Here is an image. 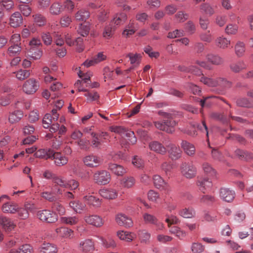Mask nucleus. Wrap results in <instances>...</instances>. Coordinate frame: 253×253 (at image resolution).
I'll list each match as a JSON object with an SVG mask.
<instances>
[{
	"label": "nucleus",
	"mask_w": 253,
	"mask_h": 253,
	"mask_svg": "<svg viewBox=\"0 0 253 253\" xmlns=\"http://www.w3.org/2000/svg\"><path fill=\"white\" fill-rule=\"evenodd\" d=\"M2 210L5 213H15L18 210V205L13 203L7 202L3 205Z\"/></svg>",
	"instance_id": "nucleus-33"
},
{
	"label": "nucleus",
	"mask_w": 253,
	"mask_h": 253,
	"mask_svg": "<svg viewBox=\"0 0 253 253\" xmlns=\"http://www.w3.org/2000/svg\"><path fill=\"white\" fill-rule=\"evenodd\" d=\"M100 239L102 242L103 245L107 248H114L116 247V244L115 241L111 238H108L104 239L103 237H100Z\"/></svg>",
	"instance_id": "nucleus-56"
},
{
	"label": "nucleus",
	"mask_w": 253,
	"mask_h": 253,
	"mask_svg": "<svg viewBox=\"0 0 253 253\" xmlns=\"http://www.w3.org/2000/svg\"><path fill=\"white\" fill-rule=\"evenodd\" d=\"M79 250L84 253L91 252L94 250V243L90 239L81 241L79 244Z\"/></svg>",
	"instance_id": "nucleus-19"
},
{
	"label": "nucleus",
	"mask_w": 253,
	"mask_h": 253,
	"mask_svg": "<svg viewBox=\"0 0 253 253\" xmlns=\"http://www.w3.org/2000/svg\"><path fill=\"white\" fill-rule=\"evenodd\" d=\"M235 154L240 159L242 160L247 161L252 158V154L247 151L240 149H237L235 151Z\"/></svg>",
	"instance_id": "nucleus-51"
},
{
	"label": "nucleus",
	"mask_w": 253,
	"mask_h": 253,
	"mask_svg": "<svg viewBox=\"0 0 253 253\" xmlns=\"http://www.w3.org/2000/svg\"><path fill=\"white\" fill-rule=\"evenodd\" d=\"M42 51L38 48H30L28 55L34 60L40 59L42 56Z\"/></svg>",
	"instance_id": "nucleus-52"
},
{
	"label": "nucleus",
	"mask_w": 253,
	"mask_h": 253,
	"mask_svg": "<svg viewBox=\"0 0 253 253\" xmlns=\"http://www.w3.org/2000/svg\"><path fill=\"white\" fill-rule=\"evenodd\" d=\"M39 218L43 221L47 223H53L57 220V214L49 210H42L38 213Z\"/></svg>",
	"instance_id": "nucleus-7"
},
{
	"label": "nucleus",
	"mask_w": 253,
	"mask_h": 253,
	"mask_svg": "<svg viewBox=\"0 0 253 253\" xmlns=\"http://www.w3.org/2000/svg\"><path fill=\"white\" fill-rule=\"evenodd\" d=\"M69 206L77 213H81L85 208V204L79 201H71L69 203Z\"/></svg>",
	"instance_id": "nucleus-37"
},
{
	"label": "nucleus",
	"mask_w": 253,
	"mask_h": 253,
	"mask_svg": "<svg viewBox=\"0 0 253 253\" xmlns=\"http://www.w3.org/2000/svg\"><path fill=\"white\" fill-rule=\"evenodd\" d=\"M216 201V198L211 195H203L200 198V202L206 205H211Z\"/></svg>",
	"instance_id": "nucleus-54"
},
{
	"label": "nucleus",
	"mask_w": 253,
	"mask_h": 253,
	"mask_svg": "<svg viewBox=\"0 0 253 253\" xmlns=\"http://www.w3.org/2000/svg\"><path fill=\"white\" fill-rule=\"evenodd\" d=\"M42 197L49 202H54L57 200V197L52 192L44 191L41 194Z\"/></svg>",
	"instance_id": "nucleus-60"
},
{
	"label": "nucleus",
	"mask_w": 253,
	"mask_h": 253,
	"mask_svg": "<svg viewBox=\"0 0 253 253\" xmlns=\"http://www.w3.org/2000/svg\"><path fill=\"white\" fill-rule=\"evenodd\" d=\"M116 221L120 226L129 228L132 226L131 218L124 213H118L116 216Z\"/></svg>",
	"instance_id": "nucleus-11"
},
{
	"label": "nucleus",
	"mask_w": 253,
	"mask_h": 253,
	"mask_svg": "<svg viewBox=\"0 0 253 253\" xmlns=\"http://www.w3.org/2000/svg\"><path fill=\"white\" fill-rule=\"evenodd\" d=\"M14 73L15 74L16 78L20 81H23L28 78L31 74L29 70L22 69L19 70Z\"/></svg>",
	"instance_id": "nucleus-50"
},
{
	"label": "nucleus",
	"mask_w": 253,
	"mask_h": 253,
	"mask_svg": "<svg viewBox=\"0 0 253 253\" xmlns=\"http://www.w3.org/2000/svg\"><path fill=\"white\" fill-rule=\"evenodd\" d=\"M178 214L184 218H192L195 215V211L192 208H185L179 210Z\"/></svg>",
	"instance_id": "nucleus-44"
},
{
	"label": "nucleus",
	"mask_w": 253,
	"mask_h": 253,
	"mask_svg": "<svg viewBox=\"0 0 253 253\" xmlns=\"http://www.w3.org/2000/svg\"><path fill=\"white\" fill-rule=\"evenodd\" d=\"M169 157L173 160H176L179 159L182 154V151L179 147L174 144H169L167 146Z\"/></svg>",
	"instance_id": "nucleus-13"
},
{
	"label": "nucleus",
	"mask_w": 253,
	"mask_h": 253,
	"mask_svg": "<svg viewBox=\"0 0 253 253\" xmlns=\"http://www.w3.org/2000/svg\"><path fill=\"white\" fill-rule=\"evenodd\" d=\"M56 233L63 238H71L73 237V231L67 227H60L56 229Z\"/></svg>",
	"instance_id": "nucleus-28"
},
{
	"label": "nucleus",
	"mask_w": 253,
	"mask_h": 253,
	"mask_svg": "<svg viewBox=\"0 0 253 253\" xmlns=\"http://www.w3.org/2000/svg\"><path fill=\"white\" fill-rule=\"evenodd\" d=\"M93 180L95 183L99 185H104L109 183L111 180V175L105 170L96 171L93 175Z\"/></svg>",
	"instance_id": "nucleus-5"
},
{
	"label": "nucleus",
	"mask_w": 253,
	"mask_h": 253,
	"mask_svg": "<svg viewBox=\"0 0 253 253\" xmlns=\"http://www.w3.org/2000/svg\"><path fill=\"white\" fill-rule=\"evenodd\" d=\"M117 235L120 240L126 242H131L134 238L132 233L124 230L118 231Z\"/></svg>",
	"instance_id": "nucleus-38"
},
{
	"label": "nucleus",
	"mask_w": 253,
	"mask_h": 253,
	"mask_svg": "<svg viewBox=\"0 0 253 253\" xmlns=\"http://www.w3.org/2000/svg\"><path fill=\"white\" fill-rule=\"evenodd\" d=\"M202 169L204 172L208 175L213 178H216V172L210 164L204 162L202 164Z\"/></svg>",
	"instance_id": "nucleus-36"
},
{
	"label": "nucleus",
	"mask_w": 253,
	"mask_h": 253,
	"mask_svg": "<svg viewBox=\"0 0 253 253\" xmlns=\"http://www.w3.org/2000/svg\"><path fill=\"white\" fill-rule=\"evenodd\" d=\"M210 117L213 120L221 121L223 123L227 122L225 116H224L223 114L219 112H212L211 113Z\"/></svg>",
	"instance_id": "nucleus-58"
},
{
	"label": "nucleus",
	"mask_w": 253,
	"mask_h": 253,
	"mask_svg": "<svg viewBox=\"0 0 253 253\" xmlns=\"http://www.w3.org/2000/svg\"><path fill=\"white\" fill-rule=\"evenodd\" d=\"M216 46L220 48H227L230 44V41L223 36L217 38L215 41Z\"/></svg>",
	"instance_id": "nucleus-31"
},
{
	"label": "nucleus",
	"mask_w": 253,
	"mask_h": 253,
	"mask_svg": "<svg viewBox=\"0 0 253 253\" xmlns=\"http://www.w3.org/2000/svg\"><path fill=\"white\" fill-rule=\"evenodd\" d=\"M99 195L104 199L112 200L118 196L117 191L113 189H102L99 191Z\"/></svg>",
	"instance_id": "nucleus-21"
},
{
	"label": "nucleus",
	"mask_w": 253,
	"mask_h": 253,
	"mask_svg": "<svg viewBox=\"0 0 253 253\" xmlns=\"http://www.w3.org/2000/svg\"><path fill=\"white\" fill-rule=\"evenodd\" d=\"M36 157L48 159L52 158L53 155V151L51 149H41L37 151L34 154Z\"/></svg>",
	"instance_id": "nucleus-26"
},
{
	"label": "nucleus",
	"mask_w": 253,
	"mask_h": 253,
	"mask_svg": "<svg viewBox=\"0 0 253 253\" xmlns=\"http://www.w3.org/2000/svg\"><path fill=\"white\" fill-rule=\"evenodd\" d=\"M108 169L118 176H122L126 172V169L122 166L116 164H109Z\"/></svg>",
	"instance_id": "nucleus-23"
},
{
	"label": "nucleus",
	"mask_w": 253,
	"mask_h": 253,
	"mask_svg": "<svg viewBox=\"0 0 253 253\" xmlns=\"http://www.w3.org/2000/svg\"><path fill=\"white\" fill-rule=\"evenodd\" d=\"M154 125L158 129L169 133H172L175 130L176 123L173 120L172 117H170V119H167L163 122H155Z\"/></svg>",
	"instance_id": "nucleus-4"
},
{
	"label": "nucleus",
	"mask_w": 253,
	"mask_h": 253,
	"mask_svg": "<svg viewBox=\"0 0 253 253\" xmlns=\"http://www.w3.org/2000/svg\"><path fill=\"white\" fill-rule=\"evenodd\" d=\"M126 56L129 58L130 64L132 65L133 67H136L140 64L141 56L139 54L129 53Z\"/></svg>",
	"instance_id": "nucleus-41"
},
{
	"label": "nucleus",
	"mask_w": 253,
	"mask_h": 253,
	"mask_svg": "<svg viewBox=\"0 0 253 253\" xmlns=\"http://www.w3.org/2000/svg\"><path fill=\"white\" fill-rule=\"evenodd\" d=\"M52 182L54 184L53 187L55 193L57 194H62V191L60 189V187L66 188V181L63 179L62 177L56 175L55 176L53 177Z\"/></svg>",
	"instance_id": "nucleus-14"
},
{
	"label": "nucleus",
	"mask_w": 253,
	"mask_h": 253,
	"mask_svg": "<svg viewBox=\"0 0 253 253\" xmlns=\"http://www.w3.org/2000/svg\"><path fill=\"white\" fill-rule=\"evenodd\" d=\"M52 209L57 211L60 215H64L66 210L63 205L59 202H55L52 205Z\"/></svg>",
	"instance_id": "nucleus-62"
},
{
	"label": "nucleus",
	"mask_w": 253,
	"mask_h": 253,
	"mask_svg": "<svg viewBox=\"0 0 253 253\" xmlns=\"http://www.w3.org/2000/svg\"><path fill=\"white\" fill-rule=\"evenodd\" d=\"M199 190L203 193H205L207 188L212 186V183L208 178H200L197 182Z\"/></svg>",
	"instance_id": "nucleus-29"
},
{
	"label": "nucleus",
	"mask_w": 253,
	"mask_h": 253,
	"mask_svg": "<svg viewBox=\"0 0 253 253\" xmlns=\"http://www.w3.org/2000/svg\"><path fill=\"white\" fill-rule=\"evenodd\" d=\"M108 136V134L106 132H101L100 133H91V146L93 148L100 149L102 143L101 138L106 139Z\"/></svg>",
	"instance_id": "nucleus-9"
},
{
	"label": "nucleus",
	"mask_w": 253,
	"mask_h": 253,
	"mask_svg": "<svg viewBox=\"0 0 253 253\" xmlns=\"http://www.w3.org/2000/svg\"><path fill=\"white\" fill-rule=\"evenodd\" d=\"M155 186L158 189H167L168 185L166 182L159 175H155L153 177Z\"/></svg>",
	"instance_id": "nucleus-32"
},
{
	"label": "nucleus",
	"mask_w": 253,
	"mask_h": 253,
	"mask_svg": "<svg viewBox=\"0 0 253 253\" xmlns=\"http://www.w3.org/2000/svg\"><path fill=\"white\" fill-rule=\"evenodd\" d=\"M39 82L34 78L27 80L23 85V90L27 94H33L38 89Z\"/></svg>",
	"instance_id": "nucleus-8"
},
{
	"label": "nucleus",
	"mask_w": 253,
	"mask_h": 253,
	"mask_svg": "<svg viewBox=\"0 0 253 253\" xmlns=\"http://www.w3.org/2000/svg\"><path fill=\"white\" fill-rule=\"evenodd\" d=\"M166 216L165 221L168 223L169 227H170L171 224H176L180 222V220L175 215L167 214Z\"/></svg>",
	"instance_id": "nucleus-57"
},
{
	"label": "nucleus",
	"mask_w": 253,
	"mask_h": 253,
	"mask_svg": "<svg viewBox=\"0 0 253 253\" xmlns=\"http://www.w3.org/2000/svg\"><path fill=\"white\" fill-rule=\"evenodd\" d=\"M231 70L235 73L239 72L246 68V65L243 61H239L236 63H232L230 65Z\"/></svg>",
	"instance_id": "nucleus-53"
},
{
	"label": "nucleus",
	"mask_w": 253,
	"mask_h": 253,
	"mask_svg": "<svg viewBox=\"0 0 253 253\" xmlns=\"http://www.w3.org/2000/svg\"><path fill=\"white\" fill-rule=\"evenodd\" d=\"M59 118V114L57 113V110L53 109L51 114H46L42 119L43 127L45 128H49L51 133H54L58 130L59 124L55 123Z\"/></svg>",
	"instance_id": "nucleus-2"
},
{
	"label": "nucleus",
	"mask_w": 253,
	"mask_h": 253,
	"mask_svg": "<svg viewBox=\"0 0 253 253\" xmlns=\"http://www.w3.org/2000/svg\"><path fill=\"white\" fill-rule=\"evenodd\" d=\"M181 146L185 153L189 156H193L195 155L196 149L193 144L183 140L181 142Z\"/></svg>",
	"instance_id": "nucleus-25"
},
{
	"label": "nucleus",
	"mask_w": 253,
	"mask_h": 253,
	"mask_svg": "<svg viewBox=\"0 0 253 253\" xmlns=\"http://www.w3.org/2000/svg\"><path fill=\"white\" fill-rule=\"evenodd\" d=\"M34 22L39 26H42L46 24V19L45 17L40 13H36L33 15Z\"/></svg>",
	"instance_id": "nucleus-45"
},
{
	"label": "nucleus",
	"mask_w": 253,
	"mask_h": 253,
	"mask_svg": "<svg viewBox=\"0 0 253 253\" xmlns=\"http://www.w3.org/2000/svg\"><path fill=\"white\" fill-rule=\"evenodd\" d=\"M127 19L126 14L125 13L121 12L117 14L114 17L111 23L114 26H119L123 24Z\"/></svg>",
	"instance_id": "nucleus-35"
},
{
	"label": "nucleus",
	"mask_w": 253,
	"mask_h": 253,
	"mask_svg": "<svg viewBox=\"0 0 253 253\" xmlns=\"http://www.w3.org/2000/svg\"><path fill=\"white\" fill-rule=\"evenodd\" d=\"M89 17V13L84 9H81L78 11L75 15L76 20L79 21H85Z\"/></svg>",
	"instance_id": "nucleus-43"
},
{
	"label": "nucleus",
	"mask_w": 253,
	"mask_h": 253,
	"mask_svg": "<svg viewBox=\"0 0 253 253\" xmlns=\"http://www.w3.org/2000/svg\"><path fill=\"white\" fill-rule=\"evenodd\" d=\"M200 9L202 12L210 15H211L214 13L213 8L208 3L202 4Z\"/></svg>",
	"instance_id": "nucleus-63"
},
{
	"label": "nucleus",
	"mask_w": 253,
	"mask_h": 253,
	"mask_svg": "<svg viewBox=\"0 0 253 253\" xmlns=\"http://www.w3.org/2000/svg\"><path fill=\"white\" fill-rule=\"evenodd\" d=\"M84 200L86 204L94 208H99L102 204V200L89 194L84 197Z\"/></svg>",
	"instance_id": "nucleus-20"
},
{
	"label": "nucleus",
	"mask_w": 253,
	"mask_h": 253,
	"mask_svg": "<svg viewBox=\"0 0 253 253\" xmlns=\"http://www.w3.org/2000/svg\"><path fill=\"white\" fill-rule=\"evenodd\" d=\"M21 50V47L19 44H14L8 47L7 53L10 56H14L18 55Z\"/></svg>",
	"instance_id": "nucleus-49"
},
{
	"label": "nucleus",
	"mask_w": 253,
	"mask_h": 253,
	"mask_svg": "<svg viewBox=\"0 0 253 253\" xmlns=\"http://www.w3.org/2000/svg\"><path fill=\"white\" fill-rule=\"evenodd\" d=\"M138 236L141 242L147 243L150 238V234L145 230H140Z\"/></svg>",
	"instance_id": "nucleus-64"
},
{
	"label": "nucleus",
	"mask_w": 253,
	"mask_h": 253,
	"mask_svg": "<svg viewBox=\"0 0 253 253\" xmlns=\"http://www.w3.org/2000/svg\"><path fill=\"white\" fill-rule=\"evenodd\" d=\"M84 219L86 223L96 227H101L104 224L102 217L97 215H86L84 216Z\"/></svg>",
	"instance_id": "nucleus-12"
},
{
	"label": "nucleus",
	"mask_w": 253,
	"mask_h": 253,
	"mask_svg": "<svg viewBox=\"0 0 253 253\" xmlns=\"http://www.w3.org/2000/svg\"><path fill=\"white\" fill-rule=\"evenodd\" d=\"M169 232L170 234L175 235L180 240H183L186 237L187 233L177 226H173L170 228Z\"/></svg>",
	"instance_id": "nucleus-34"
},
{
	"label": "nucleus",
	"mask_w": 253,
	"mask_h": 253,
	"mask_svg": "<svg viewBox=\"0 0 253 253\" xmlns=\"http://www.w3.org/2000/svg\"><path fill=\"white\" fill-rule=\"evenodd\" d=\"M90 27L88 24H82L80 25L78 32L82 36H87L89 32Z\"/></svg>",
	"instance_id": "nucleus-59"
},
{
	"label": "nucleus",
	"mask_w": 253,
	"mask_h": 253,
	"mask_svg": "<svg viewBox=\"0 0 253 253\" xmlns=\"http://www.w3.org/2000/svg\"><path fill=\"white\" fill-rule=\"evenodd\" d=\"M51 159L54 160V164L58 167H62L66 165L68 162V158L67 156H64L60 152H54L52 156Z\"/></svg>",
	"instance_id": "nucleus-17"
},
{
	"label": "nucleus",
	"mask_w": 253,
	"mask_h": 253,
	"mask_svg": "<svg viewBox=\"0 0 253 253\" xmlns=\"http://www.w3.org/2000/svg\"><path fill=\"white\" fill-rule=\"evenodd\" d=\"M0 225L6 232L11 231L15 227V224L10 218L3 216H0Z\"/></svg>",
	"instance_id": "nucleus-18"
},
{
	"label": "nucleus",
	"mask_w": 253,
	"mask_h": 253,
	"mask_svg": "<svg viewBox=\"0 0 253 253\" xmlns=\"http://www.w3.org/2000/svg\"><path fill=\"white\" fill-rule=\"evenodd\" d=\"M208 61L215 65H220L223 63V59L218 55L208 54L207 56Z\"/></svg>",
	"instance_id": "nucleus-42"
},
{
	"label": "nucleus",
	"mask_w": 253,
	"mask_h": 253,
	"mask_svg": "<svg viewBox=\"0 0 253 253\" xmlns=\"http://www.w3.org/2000/svg\"><path fill=\"white\" fill-rule=\"evenodd\" d=\"M85 165L89 168L98 167L102 163L101 159L92 154L85 156L83 159Z\"/></svg>",
	"instance_id": "nucleus-10"
},
{
	"label": "nucleus",
	"mask_w": 253,
	"mask_h": 253,
	"mask_svg": "<svg viewBox=\"0 0 253 253\" xmlns=\"http://www.w3.org/2000/svg\"><path fill=\"white\" fill-rule=\"evenodd\" d=\"M194 74L197 75H202V76L200 79V82L208 86H220L222 88H229L231 86V83L223 78H218L216 79H213L205 77L202 74L201 71L198 69H196V71Z\"/></svg>",
	"instance_id": "nucleus-1"
},
{
	"label": "nucleus",
	"mask_w": 253,
	"mask_h": 253,
	"mask_svg": "<svg viewBox=\"0 0 253 253\" xmlns=\"http://www.w3.org/2000/svg\"><path fill=\"white\" fill-rule=\"evenodd\" d=\"M182 175L189 179L194 177L197 173V169L192 163H183L180 166Z\"/></svg>",
	"instance_id": "nucleus-6"
},
{
	"label": "nucleus",
	"mask_w": 253,
	"mask_h": 253,
	"mask_svg": "<svg viewBox=\"0 0 253 253\" xmlns=\"http://www.w3.org/2000/svg\"><path fill=\"white\" fill-rule=\"evenodd\" d=\"M24 116L23 113L20 110H15L9 115L8 121L11 124L19 122Z\"/></svg>",
	"instance_id": "nucleus-27"
},
{
	"label": "nucleus",
	"mask_w": 253,
	"mask_h": 253,
	"mask_svg": "<svg viewBox=\"0 0 253 253\" xmlns=\"http://www.w3.org/2000/svg\"><path fill=\"white\" fill-rule=\"evenodd\" d=\"M136 182L134 177L129 176H125L121 180V185L125 188H130L133 187Z\"/></svg>",
	"instance_id": "nucleus-30"
},
{
	"label": "nucleus",
	"mask_w": 253,
	"mask_h": 253,
	"mask_svg": "<svg viewBox=\"0 0 253 253\" xmlns=\"http://www.w3.org/2000/svg\"><path fill=\"white\" fill-rule=\"evenodd\" d=\"M115 29V26H113V25L110 23L108 25H106L104 28L103 36L107 39L110 38L113 35Z\"/></svg>",
	"instance_id": "nucleus-46"
},
{
	"label": "nucleus",
	"mask_w": 253,
	"mask_h": 253,
	"mask_svg": "<svg viewBox=\"0 0 253 253\" xmlns=\"http://www.w3.org/2000/svg\"><path fill=\"white\" fill-rule=\"evenodd\" d=\"M235 53L238 57L242 56L245 52V43L242 42H238L235 46Z\"/></svg>",
	"instance_id": "nucleus-48"
},
{
	"label": "nucleus",
	"mask_w": 253,
	"mask_h": 253,
	"mask_svg": "<svg viewBox=\"0 0 253 253\" xmlns=\"http://www.w3.org/2000/svg\"><path fill=\"white\" fill-rule=\"evenodd\" d=\"M63 10L62 5L58 2H55L53 3L50 8L49 12L51 14L53 15H58L60 14Z\"/></svg>",
	"instance_id": "nucleus-40"
},
{
	"label": "nucleus",
	"mask_w": 253,
	"mask_h": 253,
	"mask_svg": "<svg viewBox=\"0 0 253 253\" xmlns=\"http://www.w3.org/2000/svg\"><path fill=\"white\" fill-rule=\"evenodd\" d=\"M62 223L70 225H74L79 222V218L77 216H62L60 218Z\"/></svg>",
	"instance_id": "nucleus-39"
},
{
	"label": "nucleus",
	"mask_w": 253,
	"mask_h": 253,
	"mask_svg": "<svg viewBox=\"0 0 253 253\" xmlns=\"http://www.w3.org/2000/svg\"><path fill=\"white\" fill-rule=\"evenodd\" d=\"M144 221L146 224L156 223L157 221V218L153 214L149 213H144L143 215Z\"/></svg>",
	"instance_id": "nucleus-55"
},
{
	"label": "nucleus",
	"mask_w": 253,
	"mask_h": 253,
	"mask_svg": "<svg viewBox=\"0 0 253 253\" xmlns=\"http://www.w3.org/2000/svg\"><path fill=\"white\" fill-rule=\"evenodd\" d=\"M40 253H57L56 246L53 244L44 243L39 248Z\"/></svg>",
	"instance_id": "nucleus-24"
},
{
	"label": "nucleus",
	"mask_w": 253,
	"mask_h": 253,
	"mask_svg": "<svg viewBox=\"0 0 253 253\" xmlns=\"http://www.w3.org/2000/svg\"><path fill=\"white\" fill-rule=\"evenodd\" d=\"M111 131L118 133L122 136H125L127 138L128 143L129 144H134L137 139L133 131L128 130L126 128L121 126H112L110 127Z\"/></svg>",
	"instance_id": "nucleus-3"
},
{
	"label": "nucleus",
	"mask_w": 253,
	"mask_h": 253,
	"mask_svg": "<svg viewBox=\"0 0 253 253\" xmlns=\"http://www.w3.org/2000/svg\"><path fill=\"white\" fill-rule=\"evenodd\" d=\"M149 148L157 153L165 155L167 152L166 148L158 141H152L149 143Z\"/></svg>",
	"instance_id": "nucleus-22"
},
{
	"label": "nucleus",
	"mask_w": 253,
	"mask_h": 253,
	"mask_svg": "<svg viewBox=\"0 0 253 253\" xmlns=\"http://www.w3.org/2000/svg\"><path fill=\"white\" fill-rule=\"evenodd\" d=\"M18 253H32L33 249L29 244H24L16 249Z\"/></svg>",
	"instance_id": "nucleus-61"
},
{
	"label": "nucleus",
	"mask_w": 253,
	"mask_h": 253,
	"mask_svg": "<svg viewBox=\"0 0 253 253\" xmlns=\"http://www.w3.org/2000/svg\"><path fill=\"white\" fill-rule=\"evenodd\" d=\"M23 22V19L21 14L18 11L12 13L9 18V25L13 28H17L21 26Z\"/></svg>",
	"instance_id": "nucleus-16"
},
{
	"label": "nucleus",
	"mask_w": 253,
	"mask_h": 253,
	"mask_svg": "<svg viewBox=\"0 0 253 253\" xmlns=\"http://www.w3.org/2000/svg\"><path fill=\"white\" fill-rule=\"evenodd\" d=\"M235 193L234 191L227 188H221L219 191L220 198L227 202H232L235 198Z\"/></svg>",
	"instance_id": "nucleus-15"
},
{
	"label": "nucleus",
	"mask_w": 253,
	"mask_h": 253,
	"mask_svg": "<svg viewBox=\"0 0 253 253\" xmlns=\"http://www.w3.org/2000/svg\"><path fill=\"white\" fill-rule=\"evenodd\" d=\"M239 27L236 24H228L225 28V33L228 35H236L238 32Z\"/></svg>",
	"instance_id": "nucleus-47"
}]
</instances>
